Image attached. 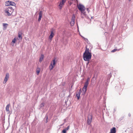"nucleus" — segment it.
<instances>
[{
    "label": "nucleus",
    "instance_id": "nucleus-32",
    "mask_svg": "<svg viewBox=\"0 0 133 133\" xmlns=\"http://www.w3.org/2000/svg\"><path fill=\"white\" fill-rule=\"evenodd\" d=\"M66 118L65 119H64V123L65 122H66Z\"/></svg>",
    "mask_w": 133,
    "mask_h": 133
},
{
    "label": "nucleus",
    "instance_id": "nucleus-12",
    "mask_svg": "<svg viewBox=\"0 0 133 133\" xmlns=\"http://www.w3.org/2000/svg\"><path fill=\"white\" fill-rule=\"evenodd\" d=\"M116 128L115 127H114L111 129L109 133H116Z\"/></svg>",
    "mask_w": 133,
    "mask_h": 133
},
{
    "label": "nucleus",
    "instance_id": "nucleus-23",
    "mask_svg": "<svg viewBox=\"0 0 133 133\" xmlns=\"http://www.w3.org/2000/svg\"><path fill=\"white\" fill-rule=\"evenodd\" d=\"M120 49H121V48H120L119 49H118V50H117V49H114V50H112L111 51V52H115L117 50L119 51Z\"/></svg>",
    "mask_w": 133,
    "mask_h": 133
},
{
    "label": "nucleus",
    "instance_id": "nucleus-30",
    "mask_svg": "<svg viewBox=\"0 0 133 133\" xmlns=\"http://www.w3.org/2000/svg\"><path fill=\"white\" fill-rule=\"evenodd\" d=\"M69 127L70 126L69 125L67 128H66L65 129L66 130H68L69 128Z\"/></svg>",
    "mask_w": 133,
    "mask_h": 133
},
{
    "label": "nucleus",
    "instance_id": "nucleus-1",
    "mask_svg": "<svg viewBox=\"0 0 133 133\" xmlns=\"http://www.w3.org/2000/svg\"><path fill=\"white\" fill-rule=\"evenodd\" d=\"M88 53V54H85V53L83 54V59L85 61H89L91 58V53L90 52Z\"/></svg>",
    "mask_w": 133,
    "mask_h": 133
},
{
    "label": "nucleus",
    "instance_id": "nucleus-2",
    "mask_svg": "<svg viewBox=\"0 0 133 133\" xmlns=\"http://www.w3.org/2000/svg\"><path fill=\"white\" fill-rule=\"evenodd\" d=\"M57 61H56V58H55L51 62V64L49 66L50 70H51L53 69L54 68V66L55 65Z\"/></svg>",
    "mask_w": 133,
    "mask_h": 133
},
{
    "label": "nucleus",
    "instance_id": "nucleus-34",
    "mask_svg": "<svg viewBox=\"0 0 133 133\" xmlns=\"http://www.w3.org/2000/svg\"><path fill=\"white\" fill-rule=\"evenodd\" d=\"M89 63V61H88V62L86 64L87 65H88V64Z\"/></svg>",
    "mask_w": 133,
    "mask_h": 133
},
{
    "label": "nucleus",
    "instance_id": "nucleus-10",
    "mask_svg": "<svg viewBox=\"0 0 133 133\" xmlns=\"http://www.w3.org/2000/svg\"><path fill=\"white\" fill-rule=\"evenodd\" d=\"M42 11H40L39 13V18L38 19V21H40L42 18Z\"/></svg>",
    "mask_w": 133,
    "mask_h": 133
},
{
    "label": "nucleus",
    "instance_id": "nucleus-24",
    "mask_svg": "<svg viewBox=\"0 0 133 133\" xmlns=\"http://www.w3.org/2000/svg\"><path fill=\"white\" fill-rule=\"evenodd\" d=\"M16 40V39L15 38L12 40V42L14 43H15Z\"/></svg>",
    "mask_w": 133,
    "mask_h": 133
},
{
    "label": "nucleus",
    "instance_id": "nucleus-18",
    "mask_svg": "<svg viewBox=\"0 0 133 133\" xmlns=\"http://www.w3.org/2000/svg\"><path fill=\"white\" fill-rule=\"evenodd\" d=\"M48 115L47 114H46L44 118V120H45V123H46L48 122Z\"/></svg>",
    "mask_w": 133,
    "mask_h": 133
},
{
    "label": "nucleus",
    "instance_id": "nucleus-21",
    "mask_svg": "<svg viewBox=\"0 0 133 133\" xmlns=\"http://www.w3.org/2000/svg\"><path fill=\"white\" fill-rule=\"evenodd\" d=\"M89 52H89V49L86 48V49L85 50V51L84 53H85V54H88V53Z\"/></svg>",
    "mask_w": 133,
    "mask_h": 133
},
{
    "label": "nucleus",
    "instance_id": "nucleus-26",
    "mask_svg": "<svg viewBox=\"0 0 133 133\" xmlns=\"http://www.w3.org/2000/svg\"><path fill=\"white\" fill-rule=\"evenodd\" d=\"M66 130L65 129L63 130L62 131V132L63 133H66Z\"/></svg>",
    "mask_w": 133,
    "mask_h": 133
},
{
    "label": "nucleus",
    "instance_id": "nucleus-33",
    "mask_svg": "<svg viewBox=\"0 0 133 133\" xmlns=\"http://www.w3.org/2000/svg\"><path fill=\"white\" fill-rule=\"evenodd\" d=\"M128 116H129V117H130L131 116V114L130 113H129V114H128Z\"/></svg>",
    "mask_w": 133,
    "mask_h": 133
},
{
    "label": "nucleus",
    "instance_id": "nucleus-6",
    "mask_svg": "<svg viewBox=\"0 0 133 133\" xmlns=\"http://www.w3.org/2000/svg\"><path fill=\"white\" fill-rule=\"evenodd\" d=\"M92 119V116L91 115H89L88 116V119L87 121V123L88 125H89L90 124Z\"/></svg>",
    "mask_w": 133,
    "mask_h": 133
},
{
    "label": "nucleus",
    "instance_id": "nucleus-8",
    "mask_svg": "<svg viewBox=\"0 0 133 133\" xmlns=\"http://www.w3.org/2000/svg\"><path fill=\"white\" fill-rule=\"evenodd\" d=\"M89 77L87 79L86 81L84 83V87L85 88H87L88 86L89 83Z\"/></svg>",
    "mask_w": 133,
    "mask_h": 133
},
{
    "label": "nucleus",
    "instance_id": "nucleus-5",
    "mask_svg": "<svg viewBox=\"0 0 133 133\" xmlns=\"http://www.w3.org/2000/svg\"><path fill=\"white\" fill-rule=\"evenodd\" d=\"M77 6L78 9L81 12L85 11V8L84 6L81 4L77 5Z\"/></svg>",
    "mask_w": 133,
    "mask_h": 133
},
{
    "label": "nucleus",
    "instance_id": "nucleus-20",
    "mask_svg": "<svg viewBox=\"0 0 133 133\" xmlns=\"http://www.w3.org/2000/svg\"><path fill=\"white\" fill-rule=\"evenodd\" d=\"M45 104L44 103H42L40 105V108H42L44 105Z\"/></svg>",
    "mask_w": 133,
    "mask_h": 133
},
{
    "label": "nucleus",
    "instance_id": "nucleus-9",
    "mask_svg": "<svg viewBox=\"0 0 133 133\" xmlns=\"http://www.w3.org/2000/svg\"><path fill=\"white\" fill-rule=\"evenodd\" d=\"M87 16V14L84 11L83 12H81V17L82 18H84L85 17H86Z\"/></svg>",
    "mask_w": 133,
    "mask_h": 133
},
{
    "label": "nucleus",
    "instance_id": "nucleus-7",
    "mask_svg": "<svg viewBox=\"0 0 133 133\" xmlns=\"http://www.w3.org/2000/svg\"><path fill=\"white\" fill-rule=\"evenodd\" d=\"M9 76V74L8 73H7L6 74L5 76L3 82V83H5L8 80Z\"/></svg>",
    "mask_w": 133,
    "mask_h": 133
},
{
    "label": "nucleus",
    "instance_id": "nucleus-36",
    "mask_svg": "<svg viewBox=\"0 0 133 133\" xmlns=\"http://www.w3.org/2000/svg\"><path fill=\"white\" fill-rule=\"evenodd\" d=\"M81 36L82 37V38L84 39V38H84V37Z\"/></svg>",
    "mask_w": 133,
    "mask_h": 133
},
{
    "label": "nucleus",
    "instance_id": "nucleus-3",
    "mask_svg": "<svg viewBox=\"0 0 133 133\" xmlns=\"http://www.w3.org/2000/svg\"><path fill=\"white\" fill-rule=\"evenodd\" d=\"M5 13L7 14L8 16L13 15V12L14 11V9H6L5 10Z\"/></svg>",
    "mask_w": 133,
    "mask_h": 133
},
{
    "label": "nucleus",
    "instance_id": "nucleus-31",
    "mask_svg": "<svg viewBox=\"0 0 133 133\" xmlns=\"http://www.w3.org/2000/svg\"><path fill=\"white\" fill-rule=\"evenodd\" d=\"M87 10L88 11V13H89V12L90 11V10L88 8H87Z\"/></svg>",
    "mask_w": 133,
    "mask_h": 133
},
{
    "label": "nucleus",
    "instance_id": "nucleus-28",
    "mask_svg": "<svg viewBox=\"0 0 133 133\" xmlns=\"http://www.w3.org/2000/svg\"><path fill=\"white\" fill-rule=\"evenodd\" d=\"M7 9H14L11 6H9L7 8Z\"/></svg>",
    "mask_w": 133,
    "mask_h": 133
},
{
    "label": "nucleus",
    "instance_id": "nucleus-17",
    "mask_svg": "<svg viewBox=\"0 0 133 133\" xmlns=\"http://www.w3.org/2000/svg\"><path fill=\"white\" fill-rule=\"evenodd\" d=\"M10 105L9 104H8L6 107V111L7 112H8L9 113V108L10 107Z\"/></svg>",
    "mask_w": 133,
    "mask_h": 133
},
{
    "label": "nucleus",
    "instance_id": "nucleus-13",
    "mask_svg": "<svg viewBox=\"0 0 133 133\" xmlns=\"http://www.w3.org/2000/svg\"><path fill=\"white\" fill-rule=\"evenodd\" d=\"M3 30H5L7 28V26H8V24L4 23H3Z\"/></svg>",
    "mask_w": 133,
    "mask_h": 133
},
{
    "label": "nucleus",
    "instance_id": "nucleus-15",
    "mask_svg": "<svg viewBox=\"0 0 133 133\" xmlns=\"http://www.w3.org/2000/svg\"><path fill=\"white\" fill-rule=\"evenodd\" d=\"M87 90V88H85L84 87H83V88L82 89V90L83 91L82 93V95H84L85 94V92Z\"/></svg>",
    "mask_w": 133,
    "mask_h": 133
},
{
    "label": "nucleus",
    "instance_id": "nucleus-35",
    "mask_svg": "<svg viewBox=\"0 0 133 133\" xmlns=\"http://www.w3.org/2000/svg\"><path fill=\"white\" fill-rule=\"evenodd\" d=\"M72 4V2H70V3H69V4H70V5H71V4Z\"/></svg>",
    "mask_w": 133,
    "mask_h": 133
},
{
    "label": "nucleus",
    "instance_id": "nucleus-37",
    "mask_svg": "<svg viewBox=\"0 0 133 133\" xmlns=\"http://www.w3.org/2000/svg\"><path fill=\"white\" fill-rule=\"evenodd\" d=\"M64 123H63L61 125H63L64 124Z\"/></svg>",
    "mask_w": 133,
    "mask_h": 133
},
{
    "label": "nucleus",
    "instance_id": "nucleus-4",
    "mask_svg": "<svg viewBox=\"0 0 133 133\" xmlns=\"http://www.w3.org/2000/svg\"><path fill=\"white\" fill-rule=\"evenodd\" d=\"M5 5L6 6H7L10 5L15 6L16 5V4L13 2L8 1L5 2Z\"/></svg>",
    "mask_w": 133,
    "mask_h": 133
},
{
    "label": "nucleus",
    "instance_id": "nucleus-25",
    "mask_svg": "<svg viewBox=\"0 0 133 133\" xmlns=\"http://www.w3.org/2000/svg\"><path fill=\"white\" fill-rule=\"evenodd\" d=\"M84 41H85L88 43H89V42L87 38H84Z\"/></svg>",
    "mask_w": 133,
    "mask_h": 133
},
{
    "label": "nucleus",
    "instance_id": "nucleus-38",
    "mask_svg": "<svg viewBox=\"0 0 133 133\" xmlns=\"http://www.w3.org/2000/svg\"><path fill=\"white\" fill-rule=\"evenodd\" d=\"M131 0H128L129 1V2Z\"/></svg>",
    "mask_w": 133,
    "mask_h": 133
},
{
    "label": "nucleus",
    "instance_id": "nucleus-19",
    "mask_svg": "<svg viewBox=\"0 0 133 133\" xmlns=\"http://www.w3.org/2000/svg\"><path fill=\"white\" fill-rule=\"evenodd\" d=\"M40 71V68L38 67L37 68V69L36 70V72L37 74V75H38Z\"/></svg>",
    "mask_w": 133,
    "mask_h": 133
},
{
    "label": "nucleus",
    "instance_id": "nucleus-40",
    "mask_svg": "<svg viewBox=\"0 0 133 133\" xmlns=\"http://www.w3.org/2000/svg\"><path fill=\"white\" fill-rule=\"evenodd\" d=\"M66 102H67L66 101H65V103Z\"/></svg>",
    "mask_w": 133,
    "mask_h": 133
},
{
    "label": "nucleus",
    "instance_id": "nucleus-27",
    "mask_svg": "<svg viewBox=\"0 0 133 133\" xmlns=\"http://www.w3.org/2000/svg\"><path fill=\"white\" fill-rule=\"evenodd\" d=\"M18 37L20 39H22L21 35L19 34V33L18 34Z\"/></svg>",
    "mask_w": 133,
    "mask_h": 133
},
{
    "label": "nucleus",
    "instance_id": "nucleus-29",
    "mask_svg": "<svg viewBox=\"0 0 133 133\" xmlns=\"http://www.w3.org/2000/svg\"><path fill=\"white\" fill-rule=\"evenodd\" d=\"M76 96L77 97V99H78V100H79V98H78V95L77 94V93H76Z\"/></svg>",
    "mask_w": 133,
    "mask_h": 133
},
{
    "label": "nucleus",
    "instance_id": "nucleus-11",
    "mask_svg": "<svg viewBox=\"0 0 133 133\" xmlns=\"http://www.w3.org/2000/svg\"><path fill=\"white\" fill-rule=\"evenodd\" d=\"M54 35V34L53 32L52 31H51L50 35L49 36V39L51 40H52V38Z\"/></svg>",
    "mask_w": 133,
    "mask_h": 133
},
{
    "label": "nucleus",
    "instance_id": "nucleus-14",
    "mask_svg": "<svg viewBox=\"0 0 133 133\" xmlns=\"http://www.w3.org/2000/svg\"><path fill=\"white\" fill-rule=\"evenodd\" d=\"M77 92H76V93H77L78 95V98H80V95L81 94V93L82 92L81 89L80 88L78 91H77Z\"/></svg>",
    "mask_w": 133,
    "mask_h": 133
},
{
    "label": "nucleus",
    "instance_id": "nucleus-39",
    "mask_svg": "<svg viewBox=\"0 0 133 133\" xmlns=\"http://www.w3.org/2000/svg\"><path fill=\"white\" fill-rule=\"evenodd\" d=\"M94 76L92 78V79H93L94 78Z\"/></svg>",
    "mask_w": 133,
    "mask_h": 133
},
{
    "label": "nucleus",
    "instance_id": "nucleus-22",
    "mask_svg": "<svg viewBox=\"0 0 133 133\" xmlns=\"http://www.w3.org/2000/svg\"><path fill=\"white\" fill-rule=\"evenodd\" d=\"M72 22L71 21V22L70 24L71 25L72 23V25H73L74 24V22H75V20L73 18V17H72Z\"/></svg>",
    "mask_w": 133,
    "mask_h": 133
},
{
    "label": "nucleus",
    "instance_id": "nucleus-16",
    "mask_svg": "<svg viewBox=\"0 0 133 133\" xmlns=\"http://www.w3.org/2000/svg\"><path fill=\"white\" fill-rule=\"evenodd\" d=\"M44 57V55L43 54H41V55L39 59V62H40L41 63V62H42V61Z\"/></svg>",
    "mask_w": 133,
    "mask_h": 133
}]
</instances>
